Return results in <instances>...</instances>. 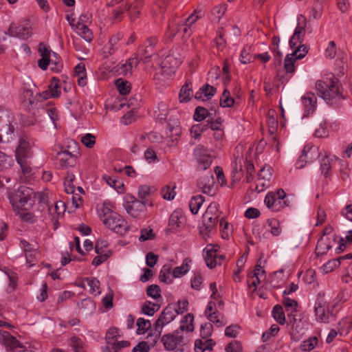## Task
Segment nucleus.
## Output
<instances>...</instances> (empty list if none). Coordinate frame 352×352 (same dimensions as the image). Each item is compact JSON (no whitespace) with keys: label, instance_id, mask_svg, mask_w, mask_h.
I'll use <instances>...</instances> for the list:
<instances>
[{"label":"nucleus","instance_id":"f257e3e1","mask_svg":"<svg viewBox=\"0 0 352 352\" xmlns=\"http://www.w3.org/2000/svg\"><path fill=\"white\" fill-rule=\"evenodd\" d=\"M316 89L318 95L329 105L340 108L342 107V101L346 100L348 96L343 94V87L338 78H333L329 82L317 80Z\"/></svg>","mask_w":352,"mask_h":352},{"label":"nucleus","instance_id":"f03ea898","mask_svg":"<svg viewBox=\"0 0 352 352\" xmlns=\"http://www.w3.org/2000/svg\"><path fill=\"white\" fill-rule=\"evenodd\" d=\"M8 198L13 210L19 213V210H27L34 205L36 194L32 188L21 186L10 192Z\"/></svg>","mask_w":352,"mask_h":352},{"label":"nucleus","instance_id":"7ed1b4c3","mask_svg":"<svg viewBox=\"0 0 352 352\" xmlns=\"http://www.w3.org/2000/svg\"><path fill=\"white\" fill-rule=\"evenodd\" d=\"M15 156L23 173L24 175L30 173L32 171L30 159L32 154L30 142L28 141V138L25 135L20 138L15 151Z\"/></svg>","mask_w":352,"mask_h":352},{"label":"nucleus","instance_id":"20e7f679","mask_svg":"<svg viewBox=\"0 0 352 352\" xmlns=\"http://www.w3.org/2000/svg\"><path fill=\"white\" fill-rule=\"evenodd\" d=\"M103 223L113 232L124 235L129 230L126 221L118 213L109 208L103 210Z\"/></svg>","mask_w":352,"mask_h":352},{"label":"nucleus","instance_id":"39448f33","mask_svg":"<svg viewBox=\"0 0 352 352\" xmlns=\"http://www.w3.org/2000/svg\"><path fill=\"white\" fill-rule=\"evenodd\" d=\"M181 63L180 58H177L173 54H169L162 60L160 72L164 77H170L175 74L176 69Z\"/></svg>","mask_w":352,"mask_h":352},{"label":"nucleus","instance_id":"423d86ee","mask_svg":"<svg viewBox=\"0 0 352 352\" xmlns=\"http://www.w3.org/2000/svg\"><path fill=\"white\" fill-rule=\"evenodd\" d=\"M194 156L198 164L197 168L199 170H205L212 164V157L208 150L202 145H198L194 150Z\"/></svg>","mask_w":352,"mask_h":352},{"label":"nucleus","instance_id":"0eeeda50","mask_svg":"<svg viewBox=\"0 0 352 352\" xmlns=\"http://www.w3.org/2000/svg\"><path fill=\"white\" fill-rule=\"evenodd\" d=\"M178 330L175 331L173 333L164 334L161 341L163 343L164 349L167 351H173L177 345L184 346V337L178 335Z\"/></svg>","mask_w":352,"mask_h":352},{"label":"nucleus","instance_id":"6e6552de","mask_svg":"<svg viewBox=\"0 0 352 352\" xmlns=\"http://www.w3.org/2000/svg\"><path fill=\"white\" fill-rule=\"evenodd\" d=\"M4 34L25 40L31 36L32 32L29 27L24 26L21 23H10L8 31L4 32Z\"/></svg>","mask_w":352,"mask_h":352},{"label":"nucleus","instance_id":"1a4fd4ad","mask_svg":"<svg viewBox=\"0 0 352 352\" xmlns=\"http://www.w3.org/2000/svg\"><path fill=\"white\" fill-rule=\"evenodd\" d=\"M176 316L175 308L168 305L160 314L158 318L155 322V327L157 329L163 328V327L171 321H173Z\"/></svg>","mask_w":352,"mask_h":352},{"label":"nucleus","instance_id":"9d476101","mask_svg":"<svg viewBox=\"0 0 352 352\" xmlns=\"http://www.w3.org/2000/svg\"><path fill=\"white\" fill-rule=\"evenodd\" d=\"M324 293H319L315 303L314 311L317 320L322 322H329V316L326 315V304L322 298L324 296Z\"/></svg>","mask_w":352,"mask_h":352},{"label":"nucleus","instance_id":"9b49d317","mask_svg":"<svg viewBox=\"0 0 352 352\" xmlns=\"http://www.w3.org/2000/svg\"><path fill=\"white\" fill-rule=\"evenodd\" d=\"M202 219L203 226L199 228V233L203 236H209L215 230L219 217L217 215L206 217V214H204Z\"/></svg>","mask_w":352,"mask_h":352},{"label":"nucleus","instance_id":"f8f14e48","mask_svg":"<svg viewBox=\"0 0 352 352\" xmlns=\"http://www.w3.org/2000/svg\"><path fill=\"white\" fill-rule=\"evenodd\" d=\"M167 129L169 132H167V135H168L170 138H173L172 141H177V138L182 133V128L180 126L179 120L177 114L171 115L167 123Z\"/></svg>","mask_w":352,"mask_h":352},{"label":"nucleus","instance_id":"ddd939ff","mask_svg":"<svg viewBox=\"0 0 352 352\" xmlns=\"http://www.w3.org/2000/svg\"><path fill=\"white\" fill-rule=\"evenodd\" d=\"M214 184V176L212 173H208L199 178L197 181L198 188L206 195H211Z\"/></svg>","mask_w":352,"mask_h":352},{"label":"nucleus","instance_id":"4468645a","mask_svg":"<svg viewBox=\"0 0 352 352\" xmlns=\"http://www.w3.org/2000/svg\"><path fill=\"white\" fill-rule=\"evenodd\" d=\"M302 102L305 109V113L303 118L308 117L310 113H312L317 107V98L315 94L312 92H307L302 97Z\"/></svg>","mask_w":352,"mask_h":352},{"label":"nucleus","instance_id":"2eb2a0df","mask_svg":"<svg viewBox=\"0 0 352 352\" xmlns=\"http://www.w3.org/2000/svg\"><path fill=\"white\" fill-rule=\"evenodd\" d=\"M303 24V25H301L300 23H298L292 36L290 38L289 44L291 49H294L298 43L301 44L303 42L306 34V23Z\"/></svg>","mask_w":352,"mask_h":352},{"label":"nucleus","instance_id":"dca6fc26","mask_svg":"<svg viewBox=\"0 0 352 352\" xmlns=\"http://www.w3.org/2000/svg\"><path fill=\"white\" fill-rule=\"evenodd\" d=\"M69 25L86 41L91 42L93 40V32L85 23H69Z\"/></svg>","mask_w":352,"mask_h":352},{"label":"nucleus","instance_id":"f3484780","mask_svg":"<svg viewBox=\"0 0 352 352\" xmlns=\"http://www.w3.org/2000/svg\"><path fill=\"white\" fill-rule=\"evenodd\" d=\"M217 92V89L208 84L204 85L195 93V98L202 101L210 100Z\"/></svg>","mask_w":352,"mask_h":352},{"label":"nucleus","instance_id":"a211bd4d","mask_svg":"<svg viewBox=\"0 0 352 352\" xmlns=\"http://www.w3.org/2000/svg\"><path fill=\"white\" fill-rule=\"evenodd\" d=\"M0 336H2V340L6 347L8 349L14 350V349H21L23 346H21L19 342L12 336L8 331H0Z\"/></svg>","mask_w":352,"mask_h":352},{"label":"nucleus","instance_id":"6ab92c4d","mask_svg":"<svg viewBox=\"0 0 352 352\" xmlns=\"http://www.w3.org/2000/svg\"><path fill=\"white\" fill-rule=\"evenodd\" d=\"M60 157V166L62 168L73 167L76 164V157L71 152L64 150L58 153Z\"/></svg>","mask_w":352,"mask_h":352},{"label":"nucleus","instance_id":"aec40b11","mask_svg":"<svg viewBox=\"0 0 352 352\" xmlns=\"http://www.w3.org/2000/svg\"><path fill=\"white\" fill-rule=\"evenodd\" d=\"M331 241L329 236H321L318 241L315 253L317 256L325 254L332 247Z\"/></svg>","mask_w":352,"mask_h":352},{"label":"nucleus","instance_id":"412c9836","mask_svg":"<svg viewBox=\"0 0 352 352\" xmlns=\"http://www.w3.org/2000/svg\"><path fill=\"white\" fill-rule=\"evenodd\" d=\"M140 61L138 54L134 53L133 56L129 58L126 63L123 64L121 67V73L124 76H127L128 74L131 75L132 69L136 68Z\"/></svg>","mask_w":352,"mask_h":352},{"label":"nucleus","instance_id":"4be33fe9","mask_svg":"<svg viewBox=\"0 0 352 352\" xmlns=\"http://www.w3.org/2000/svg\"><path fill=\"white\" fill-rule=\"evenodd\" d=\"M181 218L180 212L177 210L174 211L170 216L168 226L166 232L167 233L175 232L182 223Z\"/></svg>","mask_w":352,"mask_h":352},{"label":"nucleus","instance_id":"5701e85b","mask_svg":"<svg viewBox=\"0 0 352 352\" xmlns=\"http://www.w3.org/2000/svg\"><path fill=\"white\" fill-rule=\"evenodd\" d=\"M135 54H138L140 60L144 63H148L151 62V57L155 54L154 49L152 46H140Z\"/></svg>","mask_w":352,"mask_h":352},{"label":"nucleus","instance_id":"b1692460","mask_svg":"<svg viewBox=\"0 0 352 352\" xmlns=\"http://www.w3.org/2000/svg\"><path fill=\"white\" fill-rule=\"evenodd\" d=\"M143 6V0H135L129 6H126L124 10H127L129 18L131 21H135L140 13V8Z\"/></svg>","mask_w":352,"mask_h":352},{"label":"nucleus","instance_id":"393cba45","mask_svg":"<svg viewBox=\"0 0 352 352\" xmlns=\"http://www.w3.org/2000/svg\"><path fill=\"white\" fill-rule=\"evenodd\" d=\"M313 155L319 156V154L315 150H312L311 148H309V151L307 152L306 147H305L296 162V167L298 168H302L308 160L311 159Z\"/></svg>","mask_w":352,"mask_h":352},{"label":"nucleus","instance_id":"a878e982","mask_svg":"<svg viewBox=\"0 0 352 352\" xmlns=\"http://www.w3.org/2000/svg\"><path fill=\"white\" fill-rule=\"evenodd\" d=\"M192 94V82L188 80L180 89L179 94V99L180 102H188L190 100V96Z\"/></svg>","mask_w":352,"mask_h":352},{"label":"nucleus","instance_id":"bb28decb","mask_svg":"<svg viewBox=\"0 0 352 352\" xmlns=\"http://www.w3.org/2000/svg\"><path fill=\"white\" fill-rule=\"evenodd\" d=\"M191 263V259L186 258L183 263L179 267H176L172 272V276L173 278H179L183 275L186 274L190 270L189 264Z\"/></svg>","mask_w":352,"mask_h":352},{"label":"nucleus","instance_id":"cd10ccee","mask_svg":"<svg viewBox=\"0 0 352 352\" xmlns=\"http://www.w3.org/2000/svg\"><path fill=\"white\" fill-rule=\"evenodd\" d=\"M214 118V115L212 113H210L208 110L203 107H197L195 109V113L193 116V118L197 122H201L206 118Z\"/></svg>","mask_w":352,"mask_h":352},{"label":"nucleus","instance_id":"c85d7f7f","mask_svg":"<svg viewBox=\"0 0 352 352\" xmlns=\"http://www.w3.org/2000/svg\"><path fill=\"white\" fill-rule=\"evenodd\" d=\"M204 259L208 267L210 269L214 268L217 265V250L213 248L207 250Z\"/></svg>","mask_w":352,"mask_h":352},{"label":"nucleus","instance_id":"c756f323","mask_svg":"<svg viewBox=\"0 0 352 352\" xmlns=\"http://www.w3.org/2000/svg\"><path fill=\"white\" fill-rule=\"evenodd\" d=\"M172 267L169 265H164L160 272L159 279L161 282L170 284L173 282Z\"/></svg>","mask_w":352,"mask_h":352},{"label":"nucleus","instance_id":"7c9ffc66","mask_svg":"<svg viewBox=\"0 0 352 352\" xmlns=\"http://www.w3.org/2000/svg\"><path fill=\"white\" fill-rule=\"evenodd\" d=\"M277 199L276 204L274 207H272L273 210L279 211L284 207L289 206V202L287 200H284L286 197L285 191L282 188H279L276 191Z\"/></svg>","mask_w":352,"mask_h":352},{"label":"nucleus","instance_id":"2f4dec72","mask_svg":"<svg viewBox=\"0 0 352 352\" xmlns=\"http://www.w3.org/2000/svg\"><path fill=\"white\" fill-rule=\"evenodd\" d=\"M116 86L121 95H127L131 91V83L122 78H118L116 80Z\"/></svg>","mask_w":352,"mask_h":352},{"label":"nucleus","instance_id":"473e14b6","mask_svg":"<svg viewBox=\"0 0 352 352\" xmlns=\"http://www.w3.org/2000/svg\"><path fill=\"white\" fill-rule=\"evenodd\" d=\"M204 201V197L202 195L192 197L189 202V208L191 212L194 214H197Z\"/></svg>","mask_w":352,"mask_h":352},{"label":"nucleus","instance_id":"72a5a7b5","mask_svg":"<svg viewBox=\"0 0 352 352\" xmlns=\"http://www.w3.org/2000/svg\"><path fill=\"white\" fill-rule=\"evenodd\" d=\"M234 104V99L231 96L230 91L225 89L221 96L219 104L221 107H232Z\"/></svg>","mask_w":352,"mask_h":352},{"label":"nucleus","instance_id":"f704fd0d","mask_svg":"<svg viewBox=\"0 0 352 352\" xmlns=\"http://www.w3.org/2000/svg\"><path fill=\"white\" fill-rule=\"evenodd\" d=\"M272 314L273 318L278 324L283 325L285 323V316L281 305H275Z\"/></svg>","mask_w":352,"mask_h":352},{"label":"nucleus","instance_id":"c9c22d12","mask_svg":"<svg viewBox=\"0 0 352 352\" xmlns=\"http://www.w3.org/2000/svg\"><path fill=\"white\" fill-rule=\"evenodd\" d=\"M226 10H227V4L226 3H221L219 6L214 7L211 12V15H212L211 20L220 21Z\"/></svg>","mask_w":352,"mask_h":352},{"label":"nucleus","instance_id":"e433bc0d","mask_svg":"<svg viewBox=\"0 0 352 352\" xmlns=\"http://www.w3.org/2000/svg\"><path fill=\"white\" fill-rule=\"evenodd\" d=\"M137 334H144L151 329V323L148 320H146L143 318H140L137 320Z\"/></svg>","mask_w":352,"mask_h":352},{"label":"nucleus","instance_id":"4c0bfd02","mask_svg":"<svg viewBox=\"0 0 352 352\" xmlns=\"http://www.w3.org/2000/svg\"><path fill=\"white\" fill-rule=\"evenodd\" d=\"M272 176V168L269 165H265L258 173L259 181L270 182Z\"/></svg>","mask_w":352,"mask_h":352},{"label":"nucleus","instance_id":"58836bf2","mask_svg":"<svg viewBox=\"0 0 352 352\" xmlns=\"http://www.w3.org/2000/svg\"><path fill=\"white\" fill-rule=\"evenodd\" d=\"M160 309V306L152 303L151 301H146L142 307V313L145 315L152 316Z\"/></svg>","mask_w":352,"mask_h":352},{"label":"nucleus","instance_id":"ea45409f","mask_svg":"<svg viewBox=\"0 0 352 352\" xmlns=\"http://www.w3.org/2000/svg\"><path fill=\"white\" fill-rule=\"evenodd\" d=\"M209 128L208 124H197L192 126L190 133L195 139H199L203 132Z\"/></svg>","mask_w":352,"mask_h":352},{"label":"nucleus","instance_id":"a19ab883","mask_svg":"<svg viewBox=\"0 0 352 352\" xmlns=\"http://www.w3.org/2000/svg\"><path fill=\"white\" fill-rule=\"evenodd\" d=\"M327 122L324 120H322L318 122L319 127L316 129L314 131V135L316 138H324L328 137L329 131L326 127Z\"/></svg>","mask_w":352,"mask_h":352},{"label":"nucleus","instance_id":"79ce46f5","mask_svg":"<svg viewBox=\"0 0 352 352\" xmlns=\"http://www.w3.org/2000/svg\"><path fill=\"white\" fill-rule=\"evenodd\" d=\"M103 179L108 185L116 189L118 192L120 189L122 190L124 188V184L121 181L116 179L113 177L104 175L103 176Z\"/></svg>","mask_w":352,"mask_h":352},{"label":"nucleus","instance_id":"37998d69","mask_svg":"<svg viewBox=\"0 0 352 352\" xmlns=\"http://www.w3.org/2000/svg\"><path fill=\"white\" fill-rule=\"evenodd\" d=\"M294 50V52L291 54V56L296 57V59H302L303 58L306 54L308 53V47L307 45L303 44H300L299 46H296Z\"/></svg>","mask_w":352,"mask_h":352},{"label":"nucleus","instance_id":"c03bdc74","mask_svg":"<svg viewBox=\"0 0 352 352\" xmlns=\"http://www.w3.org/2000/svg\"><path fill=\"white\" fill-rule=\"evenodd\" d=\"M297 59L296 57L287 54L285 58L284 67L286 72V74H292L295 71L294 63Z\"/></svg>","mask_w":352,"mask_h":352},{"label":"nucleus","instance_id":"a18cd8bd","mask_svg":"<svg viewBox=\"0 0 352 352\" xmlns=\"http://www.w3.org/2000/svg\"><path fill=\"white\" fill-rule=\"evenodd\" d=\"M267 224L270 228V232L274 236H278L281 233L280 223L276 219H268Z\"/></svg>","mask_w":352,"mask_h":352},{"label":"nucleus","instance_id":"49530a36","mask_svg":"<svg viewBox=\"0 0 352 352\" xmlns=\"http://www.w3.org/2000/svg\"><path fill=\"white\" fill-rule=\"evenodd\" d=\"M49 90L52 91L53 98H58L60 95V85H59V79L53 77L48 86Z\"/></svg>","mask_w":352,"mask_h":352},{"label":"nucleus","instance_id":"de8ad7c7","mask_svg":"<svg viewBox=\"0 0 352 352\" xmlns=\"http://www.w3.org/2000/svg\"><path fill=\"white\" fill-rule=\"evenodd\" d=\"M162 332V329L159 328L158 329L154 327V331L150 332L147 336L148 342H151V346L153 347L157 341L159 340Z\"/></svg>","mask_w":352,"mask_h":352},{"label":"nucleus","instance_id":"09e8293b","mask_svg":"<svg viewBox=\"0 0 352 352\" xmlns=\"http://www.w3.org/2000/svg\"><path fill=\"white\" fill-rule=\"evenodd\" d=\"M318 343V338L316 336L311 337L305 340L300 346L302 351H310Z\"/></svg>","mask_w":352,"mask_h":352},{"label":"nucleus","instance_id":"8fccbe9b","mask_svg":"<svg viewBox=\"0 0 352 352\" xmlns=\"http://www.w3.org/2000/svg\"><path fill=\"white\" fill-rule=\"evenodd\" d=\"M340 263L339 262V259H332L329 260L327 263L324 264L321 269L324 274H328L332 272L335 268L339 267Z\"/></svg>","mask_w":352,"mask_h":352},{"label":"nucleus","instance_id":"3c124183","mask_svg":"<svg viewBox=\"0 0 352 352\" xmlns=\"http://www.w3.org/2000/svg\"><path fill=\"white\" fill-rule=\"evenodd\" d=\"M85 280L87 281L88 285L90 287V292L91 294L97 292L100 294V281L95 277H87L85 278Z\"/></svg>","mask_w":352,"mask_h":352},{"label":"nucleus","instance_id":"603ef678","mask_svg":"<svg viewBox=\"0 0 352 352\" xmlns=\"http://www.w3.org/2000/svg\"><path fill=\"white\" fill-rule=\"evenodd\" d=\"M151 193V187L147 185H142L139 187L138 189V197L142 200L140 203L145 206L146 204V201L144 199L150 195Z\"/></svg>","mask_w":352,"mask_h":352},{"label":"nucleus","instance_id":"864d4df0","mask_svg":"<svg viewBox=\"0 0 352 352\" xmlns=\"http://www.w3.org/2000/svg\"><path fill=\"white\" fill-rule=\"evenodd\" d=\"M331 169V160L327 156H325L320 161L321 173L327 177V175L330 173Z\"/></svg>","mask_w":352,"mask_h":352},{"label":"nucleus","instance_id":"5fc2aeb1","mask_svg":"<svg viewBox=\"0 0 352 352\" xmlns=\"http://www.w3.org/2000/svg\"><path fill=\"white\" fill-rule=\"evenodd\" d=\"M160 292V287L157 285H151L146 289V294L153 299L161 297Z\"/></svg>","mask_w":352,"mask_h":352},{"label":"nucleus","instance_id":"6e6d98bb","mask_svg":"<svg viewBox=\"0 0 352 352\" xmlns=\"http://www.w3.org/2000/svg\"><path fill=\"white\" fill-rule=\"evenodd\" d=\"M140 236L139 241L141 242L146 241L147 240H153L155 238V234L153 233L151 228H143L140 231Z\"/></svg>","mask_w":352,"mask_h":352},{"label":"nucleus","instance_id":"4d7b16f0","mask_svg":"<svg viewBox=\"0 0 352 352\" xmlns=\"http://www.w3.org/2000/svg\"><path fill=\"white\" fill-rule=\"evenodd\" d=\"M206 217L208 216H215L219 217L220 212L219 211V204L217 202H212L207 208L205 213Z\"/></svg>","mask_w":352,"mask_h":352},{"label":"nucleus","instance_id":"13d9d810","mask_svg":"<svg viewBox=\"0 0 352 352\" xmlns=\"http://www.w3.org/2000/svg\"><path fill=\"white\" fill-rule=\"evenodd\" d=\"M276 192H269L265 197L264 202L267 208H272L276 204Z\"/></svg>","mask_w":352,"mask_h":352},{"label":"nucleus","instance_id":"bf43d9fd","mask_svg":"<svg viewBox=\"0 0 352 352\" xmlns=\"http://www.w3.org/2000/svg\"><path fill=\"white\" fill-rule=\"evenodd\" d=\"M212 324L209 322H206L201 326L200 335L203 339H207L212 335Z\"/></svg>","mask_w":352,"mask_h":352},{"label":"nucleus","instance_id":"052dcab7","mask_svg":"<svg viewBox=\"0 0 352 352\" xmlns=\"http://www.w3.org/2000/svg\"><path fill=\"white\" fill-rule=\"evenodd\" d=\"M81 142L86 147L91 148L96 143V137L91 133H87L82 137Z\"/></svg>","mask_w":352,"mask_h":352},{"label":"nucleus","instance_id":"680f3d73","mask_svg":"<svg viewBox=\"0 0 352 352\" xmlns=\"http://www.w3.org/2000/svg\"><path fill=\"white\" fill-rule=\"evenodd\" d=\"M69 345L74 352H82V341L78 338L72 337Z\"/></svg>","mask_w":352,"mask_h":352},{"label":"nucleus","instance_id":"e2e57ef3","mask_svg":"<svg viewBox=\"0 0 352 352\" xmlns=\"http://www.w3.org/2000/svg\"><path fill=\"white\" fill-rule=\"evenodd\" d=\"M175 187L170 190L168 186H166L161 190V195L164 199L172 200L175 196Z\"/></svg>","mask_w":352,"mask_h":352},{"label":"nucleus","instance_id":"0e129e2a","mask_svg":"<svg viewBox=\"0 0 352 352\" xmlns=\"http://www.w3.org/2000/svg\"><path fill=\"white\" fill-rule=\"evenodd\" d=\"M225 351L226 352H242V349L239 342L234 340L226 345Z\"/></svg>","mask_w":352,"mask_h":352},{"label":"nucleus","instance_id":"69168bd1","mask_svg":"<svg viewBox=\"0 0 352 352\" xmlns=\"http://www.w3.org/2000/svg\"><path fill=\"white\" fill-rule=\"evenodd\" d=\"M206 122L208 124L209 128L212 131H218L220 130V127L222 124V119L221 118H217L214 120V118H210L207 120Z\"/></svg>","mask_w":352,"mask_h":352},{"label":"nucleus","instance_id":"338daca9","mask_svg":"<svg viewBox=\"0 0 352 352\" xmlns=\"http://www.w3.org/2000/svg\"><path fill=\"white\" fill-rule=\"evenodd\" d=\"M203 278L200 274H195L191 279V287L196 290H200Z\"/></svg>","mask_w":352,"mask_h":352},{"label":"nucleus","instance_id":"774afa93","mask_svg":"<svg viewBox=\"0 0 352 352\" xmlns=\"http://www.w3.org/2000/svg\"><path fill=\"white\" fill-rule=\"evenodd\" d=\"M158 260V256L152 252L146 254V263L150 267H153Z\"/></svg>","mask_w":352,"mask_h":352}]
</instances>
